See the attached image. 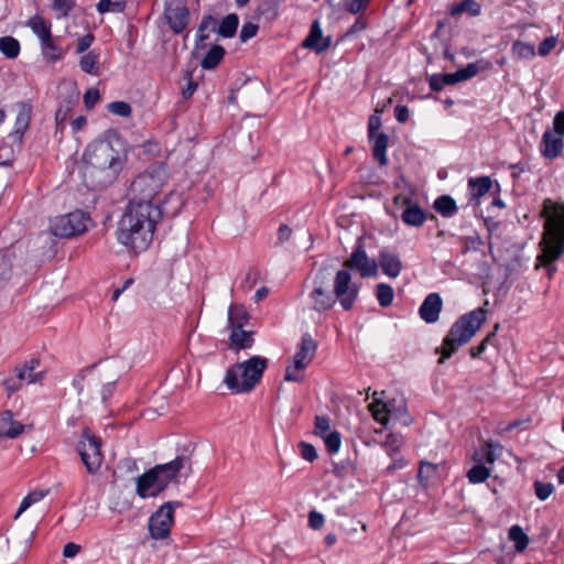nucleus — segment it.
Masks as SVG:
<instances>
[{"mask_svg": "<svg viewBox=\"0 0 564 564\" xmlns=\"http://www.w3.org/2000/svg\"><path fill=\"white\" fill-rule=\"evenodd\" d=\"M165 183V169L156 166L139 174L128 189L129 204L118 223L117 239L134 252L145 251L153 240L162 217L158 196Z\"/></svg>", "mask_w": 564, "mask_h": 564, "instance_id": "1", "label": "nucleus"}, {"mask_svg": "<svg viewBox=\"0 0 564 564\" xmlns=\"http://www.w3.org/2000/svg\"><path fill=\"white\" fill-rule=\"evenodd\" d=\"M84 178L88 186L102 188L111 184L127 161V145L112 133L90 143L84 153Z\"/></svg>", "mask_w": 564, "mask_h": 564, "instance_id": "2", "label": "nucleus"}, {"mask_svg": "<svg viewBox=\"0 0 564 564\" xmlns=\"http://www.w3.org/2000/svg\"><path fill=\"white\" fill-rule=\"evenodd\" d=\"M359 294V284L352 282L351 273L340 269L334 273V267L323 264L315 273L310 292L311 308L323 313L333 308L338 301L344 311H350Z\"/></svg>", "mask_w": 564, "mask_h": 564, "instance_id": "3", "label": "nucleus"}, {"mask_svg": "<svg viewBox=\"0 0 564 564\" xmlns=\"http://www.w3.org/2000/svg\"><path fill=\"white\" fill-rule=\"evenodd\" d=\"M541 217L545 219L544 236L541 241L542 252L538 256L535 268L544 267L549 279H552L557 271L554 262L564 253V206L547 198L543 202Z\"/></svg>", "mask_w": 564, "mask_h": 564, "instance_id": "4", "label": "nucleus"}, {"mask_svg": "<svg viewBox=\"0 0 564 564\" xmlns=\"http://www.w3.org/2000/svg\"><path fill=\"white\" fill-rule=\"evenodd\" d=\"M192 473L191 459L181 455L175 459L159 464L137 478V494L141 498L156 497L170 484L178 485L181 478H187Z\"/></svg>", "mask_w": 564, "mask_h": 564, "instance_id": "5", "label": "nucleus"}, {"mask_svg": "<svg viewBox=\"0 0 564 564\" xmlns=\"http://www.w3.org/2000/svg\"><path fill=\"white\" fill-rule=\"evenodd\" d=\"M486 321V311L476 308L469 313L462 315L449 328L443 340L441 348L436 352H441L440 362L452 357L459 347L466 345Z\"/></svg>", "mask_w": 564, "mask_h": 564, "instance_id": "6", "label": "nucleus"}, {"mask_svg": "<svg viewBox=\"0 0 564 564\" xmlns=\"http://www.w3.org/2000/svg\"><path fill=\"white\" fill-rule=\"evenodd\" d=\"M267 367V358L253 356L228 368L224 383L234 393H249L260 382Z\"/></svg>", "mask_w": 564, "mask_h": 564, "instance_id": "7", "label": "nucleus"}, {"mask_svg": "<svg viewBox=\"0 0 564 564\" xmlns=\"http://www.w3.org/2000/svg\"><path fill=\"white\" fill-rule=\"evenodd\" d=\"M89 216L82 210H75L65 215L55 217L51 221V231L59 238H69L80 235L87 230Z\"/></svg>", "mask_w": 564, "mask_h": 564, "instance_id": "8", "label": "nucleus"}, {"mask_svg": "<svg viewBox=\"0 0 564 564\" xmlns=\"http://www.w3.org/2000/svg\"><path fill=\"white\" fill-rule=\"evenodd\" d=\"M78 452L87 471L96 474L102 464L101 440L85 430L78 442Z\"/></svg>", "mask_w": 564, "mask_h": 564, "instance_id": "9", "label": "nucleus"}, {"mask_svg": "<svg viewBox=\"0 0 564 564\" xmlns=\"http://www.w3.org/2000/svg\"><path fill=\"white\" fill-rule=\"evenodd\" d=\"M182 506L180 501L165 502L156 510L149 519V531L153 539L162 540L165 539L171 531V527L174 520V507Z\"/></svg>", "mask_w": 564, "mask_h": 564, "instance_id": "10", "label": "nucleus"}, {"mask_svg": "<svg viewBox=\"0 0 564 564\" xmlns=\"http://www.w3.org/2000/svg\"><path fill=\"white\" fill-rule=\"evenodd\" d=\"M357 271L362 278L376 276L378 273V263L376 260L370 259L362 246V238H358L357 246L351 252L350 257L344 261V268Z\"/></svg>", "mask_w": 564, "mask_h": 564, "instance_id": "11", "label": "nucleus"}, {"mask_svg": "<svg viewBox=\"0 0 564 564\" xmlns=\"http://www.w3.org/2000/svg\"><path fill=\"white\" fill-rule=\"evenodd\" d=\"M164 19L170 29L175 33H182L189 21V11L177 0H169L164 8Z\"/></svg>", "mask_w": 564, "mask_h": 564, "instance_id": "12", "label": "nucleus"}, {"mask_svg": "<svg viewBox=\"0 0 564 564\" xmlns=\"http://www.w3.org/2000/svg\"><path fill=\"white\" fill-rule=\"evenodd\" d=\"M379 393L376 391L373 393V402L369 404V411L372 414V417L380 424L387 425L390 416L397 415L395 409V400H390L388 402H382L377 398ZM405 411L404 406H399L398 412Z\"/></svg>", "mask_w": 564, "mask_h": 564, "instance_id": "13", "label": "nucleus"}, {"mask_svg": "<svg viewBox=\"0 0 564 564\" xmlns=\"http://www.w3.org/2000/svg\"><path fill=\"white\" fill-rule=\"evenodd\" d=\"M443 300L438 293H430L419 308L420 317L427 324H434L440 318Z\"/></svg>", "mask_w": 564, "mask_h": 564, "instance_id": "14", "label": "nucleus"}, {"mask_svg": "<svg viewBox=\"0 0 564 564\" xmlns=\"http://www.w3.org/2000/svg\"><path fill=\"white\" fill-rule=\"evenodd\" d=\"M316 349V341L311 337V335L305 334L302 337L299 350L294 356L293 364L295 365V369H305L312 362Z\"/></svg>", "mask_w": 564, "mask_h": 564, "instance_id": "15", "label": "nucleus"}, {"mask_svg": "<svg viewBox=\"0 0 564 564\" xmlns=\"http://www.w3.org/2000/svg\"><path fill=\"white\" fill-rule=\"evenodd\" d=\"M378 262L382 272L391 279L398 278L403 269L400 256L395 252L389 251L388 249L380 250L378 254Z\"/></svg>", "mask_w": 564, "mask_h": 564, "instance_id": "16", "label": "nucleus"}, {"mask_svg": "<svg viewBox=\"0 0 564 564\" xmlns=\"http://www.w3.org/2000/svg\"><path fill=\"white\" fill-rule=\"evenodd\" d=\"M332 44L330 37H323V32L321 24L317 20H315L310 30V34L303 41V46L305 48L314 50L316 53H322L326 51Z\"/></svg>", "mask_w": 564, "mask_h": 564, "instance_id": "17", "label": "nucleus"}, {"mask_svg": "<svg viewBox=\"0 0 564 564\" xmlns=\"http://www.w3.org/2000/svg\"><path fill=\"white\" fill-rule=\"evenodd\" d=\"M401 219L408 226L421 227L426 219V214L411 197H405Z\"/></svg>", "mask_w": 564, "mask_h": 564, "instance_id": "18", "label": "nucleus"}, {"mask_svg": "<svg viewBox=\"0 0 564 564\" xmlns=\"http://www.w3.org/2000/svg\"><path fill=\"white\" fill-rule=\"evenodd\" d=\"M563 135L556 134L553 130H546L542 137V154L547 159H555L563 150Z\"/></svg>", "mask_w": 564, "mask_h": 564, "instance_id": "19", "label": "nucleus"}, {"mask_svg": "<svg viewBox=\"0 0 564 564\" xmlns=\"http://www.w3.org/2000/svg\"><path fill=\"white\" fill-rule=\"evenodd\" d=\"M17 107H18V113H17L13 133L19 139H21L29 128V124L31 121L32 107L28 102H19L17 105Z\"/></svg>", "mask_w": 564, "mask_h": 564, "instance_id": "20", "label": "nucleus"}, {"mask_svg": "<svg viewBox=\"0 0 564 564\" xmlns=\"http://www.w3.org/2000/svg\"><path fill=\"white\" fill-rule=\"evenodd\" d=\"M502 452V446L498 443L486 442L479 451L475 452L473 459L476 463L494 464Z\"/></svg>", "mask_w": 564, "mask_h": 564, "instance_id": "21", "label": "nucleus"}, {"mask_svg": "<svg viewBox=\"0 0 564 564\" xmlns=\"http://www.w3.org/2000/svg\"><path fill=\"white\" fill-rule=\"evenodd\" d=\"M479 72V67L476 63H469L466 67L456 70L455 73L442 74V82L445 85H454L459 82L470 79Z\"/></svg>", "mask_w": 564, "mask_h": 564, "instance_id": "22", "label": "nucleus"}, {"mask_svg": "<svg viewBox=\"0 0 564 564\" xmlns=\"http://www.w3.org/2000/svg\"><path fill=\"white\" fill-rule=\"evenodd\" d=\"M39 359H31L24 365L15 368V375L22 382L34 383L42 379V372H35L39 367Z\"/></svg>", "mask_w": 564, "mask_h": 564, "instance_id": "23", "label": "nucleus"}, {"mask_svg": "<svg viewBox=\"0 0 564 564\" xmlns=\"http://www.w3.org/2000/svg\"><path fill=\"white\" fill-rule=\"evenodd\" d=\"M371 141H373V144H372L373 159L379 163L380 166H386L388 164V158H387V149H388V141H389L388 134L384 132L378 133L377 135H375V138Z\"/></svg>", "mask_w": 564, "mask_h": 564, "instance_id": "24", "label": "nucleus"}, {"mask_svg": "<svg viewBox=\"0 0 564 564\" xmlns=\"http://www.w3.org/2000/svg\"><path fill=\"white\" fill-rule=\"evenodd\" d=\"M249 314L242 305L232 304L228 310L229 328H242L249 322Z\"/></svg>", "mask_w": 564, "mask_h": 564, "instance_id": "25", "label": "nucleus"}, {"mask_svg": "<svg viewBox=\"0 0 564 564\" xmlns=\"http://www.w3.org/2000/svg\"><path fill=\"white\" fill-rule=\"evenodd\" d=\"M229 339L232 348L247 349L253 344V334L252 332H247L242 328H232Z\"/></svg>", "mask_w": 564, "mask_h": 564, "instance_id": "26", "label": "nucleus"}, {"mask_svg": "<svg viewBox=\"0 0 564 564\" xmlns=\"http://www.w3.org/2000/svg\"><path fill=\"white\" fill-rule=\"evenodd\" d=\"M481 6L476 0H463L459 3L453 4L448 9V13L452 17H458L463 13H467L470 17H477L480 14Z\"/></svg>", "mask_w": 564, "mask_h": 564, "instance_id": "27", "label": "nucleus"}, {"mask_svg": "<svg viewBox=\"0 0 564 564\" xmlns=\"http://www.w3.org/2000/svg\"><path fill=\"white\" fill-rule=\"evenodd\" d=\"M28 26L39 37L40 42L50 40L52 36L51 24L47 23L42 17L34 15L28 21Z\"/></svg>", "mask_w": 564, "mask_h": 564, "instance_id": "28", "label": "nucleus"}, {"mask_svg": "<svg viewBox=\"0 0 564 564\" xmlns=\"http://www.w3.org/2000/svg\"><path fill=\"white\" fill-rule=\"evenodd\" d=\"M492 186L491 178L489 176H480L475 178H469L468 187L470 188V194L474 198H479L486 195Z\"/></svg>", "mask_w": 564, "mask_h": 564, "instance_id": "29", "label": "nucleus"}, {"mask_svg": "<svg viewBox=\"0 0 564 564\" xmlns=\"http://www.w3.org/2000/svg\"><path fill=\"white\" fill-rule=\"evenodd\" d=\"M238 24H239L238 15L235 13H230L223 19V21L220 22V24L218 25V28L215 31H217V33L221 37L230 39L236 34Z\"/></svg>", "mask_w": 564, "mask_h": 564, "instance_id": "30", "label": "nucleus"}, {"mask_svg": "<svg viewBox=\"0 0 564 564\" xmlns=\"http://www.w3.org/2000/svg\"><path fill=\"white\" fill-rule=\"evenodd\" d=\"M435 210L443 217H452L457 212L455 199L449 195H442L434 202Z\"/></svg>", "mask_w": 564, "mask_h": 564, "instance_id": "31", "label": "nucleus"}, {"mask_svg": "<svg viewBox=\"0 0 564 564\" xmlns=\"http://www.w3.org/2000/svg\"><path fill=\"white\" fill-rule=\"evenodd\" d=\"M225 48L220 45H213L200 62L204 69H214L223 59Z\"/></svg>", "mask_w": 564, "mask_h": 564, "instance_id": "32", "label": "nucleus"}, {"mask_svg": "<svg viewBox=\"0 0 564 564\" xmlns=\"http://www.w3.org/2000/svg\"><path fill=\"white\" fill-rule=\"evenodd\" d=\"M99 54L95 51H90L87 54L83 55L79 59L80 69L89 75H99Z\"/></svg>", "mask_w": 564, "mask_h": 564, "instance_id": "33", "label": "nucleus"}, {"mask_svg": "<svg viewBox=\"0 0 564 564\" xmlns=\"http://www.w3.org/2000/svg\"><path fill=\"white\" fill-rule=\"evenodd\" d=\"M511 54L516 59H530L535 56V47L533 44L516 41L512 44Z\"/></svg>", "mask_w": 564, "mask_h": 564, "instance_id": "34", "label": "nucleus"}, {"mask_svg": "<svg viewBox=\"0 0 564 564\" xmlns=\"http://www.w3.org/2000/svg\"><path fill=\"white\" fill-rule=\"evenodd\" d=\"M0 52L10 59L18 57L20 53V43L12 36L0 37Z\"/></svg>", "mask_w": 564, "mask_h": 564, "instance_id": "35", "label": "nucleus"}, {"mask_svg": "<svg viewBox=\"0 0 564 564\" xmlns=\"http://www.w3.org/2000/svg\"><path fill=\"white\" fill-rule=\"evenodd\" d=\"M47 495H48V490H34V491L30 492L28 496H25L22 499L14 518L18 519L26 509H29L32 505L41 501Z\"/></svg>", "mask_w": 564, "mask_h": 564, "instance_id": "36", "label": "nucleus"}, {"mask_svg": "<svg viewBox=\"0 0 564 564\" xmlns=\"http://www.w3.org/2000/svg\"><path fill=\"white\" fill-rule=\"evenodd\" d=\"M42 54L45 59L50 62H56L62 58V50L53 42V37L41 42Z\"/></svg>", "mask_w": 564, "mask_h": 564, "instance_id": "37", "label": "nucleus"}, {"mask_svg": "<svg viewBox=\"0 0 564 564\" xmlns=\"http://www.w3.org/2000/svg\"><path fill=\"white\" fill-rule=\"evenodd\" d=\"M490 469L482 463H477L467 473V478L470 484H480L488 479Z\"/></svg>", "mask_w": 564, "mask_h": 564, "instance_id": "38", "label": "nucleus"}, {"mask_svg": "<svg viewBox=\"0 0 564 564\" xmlns=\"http://www.w3.org/2000/svg\"><path fill=\"white\" fill-rule=\"evenodd\" d=\"M509 539L514 542V546L518 552L524 551L529 543L528 535L519 525H512L509 529Z\"/></svg>", "mask_w": 564, "mask_h": 564, "instance_id": "39", "label": "nucleus"}, {"mask_svg": "<svg viewBox=\"0 0 564 564\" xmlns=\"http://www.w3.org/2000/svg\"><path fill=\"white\" fill-rule=\"evenodd\" d=\"M377 300L382 307H388L392 304L394 292L392 286L387 283H379L376 288Z\"/></svg>", "mask_w": 564, "mask_h": 564, "instance_id": "40", "label": "nucleus"}, {"mask_svg": "<svg viewBox=\"0 0 564 564\" xmlns=\"http://www.w3.org/2000/svg\"><path fill=\"white\" fill-rule=\"evenodd\" d=\"M75 101L73 99L65 100L59 105L55 112V121L58 128L63 129L68 116L74 107Z\"/></svg>", "mask_w": 564, "mask_h": 564, "instance_id": "41", "label": "nucleus"}, {"mask_svg": "<svg viewBox=\"0 0 564 564\" xmlns=\"http://www.w3.org/2000/svg\"><path fill=\"white\" fill-rule=\"evenodd\" d=\"M217 20L212 15H205L202 19V22L197 30V39H196V45L198 46L200 43L206 41L208 39V35H206L204 32L208 28H212L213 31L216 30Z\"/></svg>", "mask_w": 564, "mask_h": 564, "instance_id": "42", "label": "nucleus"}, {"mask_svg": "<svg viewBox=\"0 0 564 564\" xmlns=\"http://www.w3.org/2000/svg\"><path fill=\"white\" fill-rule=\"evenodd\" d=\"M322 437L324 438L326 449L329 454H335L339 451L341 445V436L339 432L333 431Z\"/></svg>", "mask_w": 564, "mask_h": 564, "instance_id": "43", "label": "nucleus"}, {"mask_svg": "<svg viewBox=\"0 0 564 564\" xmlns=\"http://www.w3.org/2000/svg\"><path fill=\"white\" fill-rule=\"evenodd\" d=\"M535 496L541 500H546L554 491V486L551 482H543L540 480L534 481Z\"/></svg>", "mask_w": 564, "mask_h": 564, "instance_id": "44", "label": "nucleus"}, {"mask_svg": "<svg viewBox=\"0 0 564 564\" xmlns=\"http://www.w3.org/2000/svg\"><path fill=\"white\" fill-rule=\"evenodd\" d=\"M108 110L120 117H129L131 115V106L126 101H112L108 105Z\"/></svg>", "mask_w": 564, "mask_h": 564, "instance_id": "45", "label": "nucleus"}, {"mask_svg": "<svg viewBox=\"0 0 564 564\" xmlns=\"http://www.w3.org/2000/svg\"><path fill=\"white\" fill-rule=\"evenodd\" d=\"M24 429H25V426L22 423L13 420L9 425H7L6 427H2V431H3L4 437L13 440V438H17L19 435H21L23 433Z\"/></svg>", "mask_w": 564, "mask_h": 564, "instance_id": "46", "label": "nucleus"}, {"mask_svg": "<svg viewBox=\"0 0 564 564\" xmlns=\"http://www.w3.org/2000/svg\"><path fill=\"white\" fill-rule=\"evenodd\" d=\"M436 471V466L431 463H422L419 471L417 479L421 484H426L432 475Z\"/></svg>", "mask_w": 564, "mask_h": 564, "instance_id": "47", "label": "nucleus"}, {"mask_svg": "<svg viewBox=\"0 0 564 564\" xmlns=\"http://www.w3.org/2000/svg\"><path fill=\"white\" fill-rule=\"evenodd\" d=\"M330 423L329 417L325 415L315 416V434L318 436H324L329 433Z\"/></svg>", "mask_w": 564, "mask_h": 564, "instance_id": "48", "label": "nucleus"}, {"mask_svg": "<svg viewBox=\"0 0 564 564\" xmlns=\"http://www.w3.org/2000/svg\"><path fill=\"white\" fill-rule=\"evenodd\" d=\"M101 378L104 380H107V382L104 384L102 391H101L102 401H106L113 392L115 384L118 379V375L117 373L111 375V376L102 375Z\"/></svg>", "mask_w": 564, "mask_h": 564, "instance_id": "49", "label": "nucleus"}, {"mask_svg": "<svg viewBox=\"0 0 564 564\" xmlns=\"http://www.w3.org/2000/svg\"><path fill=\"white\" fill-rule=\"evenodd\" d=\"M370 0H344V6L351 14H357L364 11Z\"/></svg>", "mask_w": 564, "mask_h": 564, "instance_id": "50", "label": "nucleus"}, {"mask_svg": "<svg viewBox=\"0 0 564 564\" xmlns=\"http://www.w3.org/2000/svg\"><path fill=\"white\" fill-rule=\"evenodd\" d=\"M259 28L257 24L247 22L242 25L240 30V40L241 42H247L248 40L252 39L257 35Z\"/></svg>", "mask_w": 564, "mask_h": 564, "instance_id": "51", "label": "nucleus"}, {"mask_svg": "<svg viewBox=\"0 0 564 564\" xmlns=\"http://www.w3.org/2000/svg\"><path fill=\"white\" fill-rule=\"evenodd\" d=\"M11 275V267L4 257H0V289H2Z\"/></svg>", "mask_w": 564, "mask_h": 564, "instance_id": "52", "label": "nucleus"}, {"mask_svg": "<svg viewBox=\"0 0 564 564\" xmlns=\"http://www.w3.org/2000/svg\"><path fill=\"white\" fill-rule=\"evenodd\" d=\"M301 455L307 462H314L317 458V453L312 444L306 442L300 443Z\"/></svg>", "mask_w": 564, "mask_h": 564, "instance_id": "53", "label": "nucleus"}, {"mask_svg": "<svg viewBox=\"0 0 564 564\" xmlns=\"http://www.w3.org/2000/svg\"><path fill=\"white\" fill-rule=\"evenodd\" d=\"M381 128V118L379 115L373 113L369 117L368 121V135L372 140L377 135L378 130Z\"/></svg>", "mask_w": 564, "mask_h": 564, "instance_id": "54", "label": "nucleus"}, {"mask_svg": "<svg viewBox=\"0 0 564 564\" xmlns=\"http://www.w3.org/2000/svg\"><path fill=\"white\" fill-rule=\"evenodd\" d=\"M94 40H95V36L91 33H87L84 36L79 37L77 41L76 53L77 54L85 53L91 46Z\"/></svg>", "mask_w": 564, "mask_h": 564, "instance_id": "55", "label": "nucleus"}, {"mask_svg": "<svg viewBox=\"0 0 564 564\" xmlns=\"http://www.w3.org/2000/svg\"><path fill=\"white\" fill-rule=\"evenodd\" d=\"M22 383L23 382L18 378L17 375L14 377H10L3 380V386L9 395L19 391L22 387Z\"/></svg>", "mask_w": 564, "mask_h": 564, "instance_id": "56", "label": "nucleus"}, {"mask_svg": "<svg viewBox=\"0 0 564 564\" xmlns=\"http://www.w3.org/2000/svg\"><path fill=\"white\" fill-rule=\"evenodd\" d=\"M100 99V95L98 89L91 88L88 89L84 95V104L87 109H91Z\"/></svg>", "mask_w": 564, "mask_h": 564, "instance_id": "57", "label": "nucleus"}, {"mask_svg": "<svg viewBox=\"0 0 564 564\" xmlns=\"http://www.w3.org/2000/svg\"><path fill=\"white\" fill-rule=\"evenodd\" d=\"M556 39L554 36L545 37L539 45L538 53L541 56H546L555 47Z\"/></svg>", "mask_w": 564, "mask_h": 564, "instance_id": "58", "label": "nucleus"}, {"mask_svg": "<svg viewBox=\"0 0 564 564\" xmlns=\"http://www.w3.org/2000/svg\"><path fill=\"white\" fill-rule=\"evenodd\" d=\"M401 437L395 434H389L386 438L384 446L388 448V453L392 454L399 451L401 446Z\"/></svg>", "mask_w": 564, "mask_h": 564, "instance_id": "59", "label": "nucleus"}, {"mask_svg": "<svg viewBox=\"0 0 564 564\" xmlns=\"http://www.w3.org/2000/svg\"><path fill=\"white\" fill-rule=\"evenodd\" d=\"M74 3L72 0H54L53 1V8L54 10L58 11L62 17H65L68 14V12L72 10Z\"/></svg>", "mask_w": 564, "mask_h": 564, "instance_id": "60", "label": "nucleus"}, {"mask_svg": "<svg viewBox=\"0 0 564 564\" xmlns=\"http://www.w3.org/2000/svg\"><path fill=\"white\" fill-rule=\"evenodd\" d=\"M302 370L303 369H295V365L293 364L286 368L284 379L286 381L301 382L303 380Z\"/></svg>", "mask_w": 564, "mask_h": 564, "instance_id": "61", "label": "nucleus"}, {"mask_svg": "<svg viewBox=\"0 0 564 564\" xmlns=\"http://www.w3.org/2000/svg\"><path fill=\"white\" fill-rule=\"evenodd\" d=\"M553 131L564 137V110L558 111L553 119Z\"/></svg>", "mask_w": 564, "mask_h": 564, "instance_id": "62", "label": "nucleus"}, {"mask_svg": "<svg viewBox=\"0 0 564 564\" xmlns=\"http://www.w3.org/2000/svg\"><path fill=\"white\" fill-rule=\"evenodd\" d=\"M324 523V517L322 513L316 511H311L308 514V524L312 529L317 530Z\"/></svg>", "mask_w": 564, "mask_h": 564, "instance_id": "63", "label": "nucleus"}, {"mask_svg": "<svg viewBox=\"0 0 564 564\" xmlns=\"http://www.w3.org/2000/svg\"><path fill=\"white\" fill-rule=\"evenodd\" d=\"M409 116H410V112H409V108L406 106L398 105L395 107L394 117L399 122H401V123L406 122L409 120Z\"/></svg>", "mask_w": 564, "mask_h": 564, "instance_id": "64", "label": "nucleus"}]
</instances>
